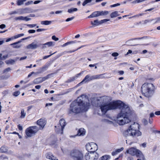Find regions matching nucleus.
Returning a JSON list of instances; mask_svg holds the SVG:
<instances>
[{"instance_id": "obj_1", "label": "nucleus", "mask_w": 160, "mask_h": 160, "mask_svg": "<svg viewBox=\"0 0 160 160\" xmlns=\"http://www.w3.org/2000/svg\"><path fill=\"white\" fill-rule=\"evenodd\" d=\"M106 96L97 97L95 100V106L100 107L102 113L105 114L109 110L119 108L121 111L118 115V123L123 125L130 121L129 117L132 114V111L128 105L121 101H117L110 103H106Z\"/></svg>"}, {"instance_id": "obj_2", "label": "nucleus", "mask_w": 160, "mask_h": 160, "mask_svg": "<svg viewBox=\"0 0 160 160\" xmlns=\"http://www.w3.org/2000/svg\"><path fill=\"white\" fill-rule=\"evenodd\" d=\"M86 97L85 95H82L70 104L68 113L77 114L87 111L89 108L90 104L89 102H85L84 100Z\"/></svg>"}, {"instance_id": "obj_3", "label": "nucleus", "mask_w": 160, "mask_h": 160, "mask_svg": "<svg viewBox=\"0 0 160 160\" xmlns=\"http://www.w3.org/2000/svg\"><path fill=\"white\" fill-rule=\"evenodd\" d=\"M138 124L136 122H134L130 125L128 128L124 131L123 133V136L126 138V143L127 144L128 140H133L134 138L137 136H141L142 133L140 131L137 130V129L139 128Z\"/></svg>"}, {"instance_id": "obj_4", "label": "nucleus", "mask_w": 160, "mask_h": 160, "mask_svg": "<svg viewBox=\"0 0 160 160\" xmlns=\"http://www.w3.org/2000/svg\"><path fill=\"white\" fill-rule=\"evenodd\" d=\"M154 86L152 84L146 83L142 85L141 91L144 96L149 98L152 97L154 93Z\"/></svg>"}, {"instance_id": "obj_5", "label": "nucleus", "mask_w": 160, "mask_h": 160, "mask_svg": "<svg viewBox=\"0 0 160 160\" xmlns=\"http://www.w3.org/2000/svg\"><path fill=\"white\" fill-rule=\"evenodd\" d=\"M70 156L73 160H83V155L82 152L78 149H74L70 152Z\"/></svg>"}, {"instance_id": "obj_6", "label": "nucleus", "mask_w": 160, "mask_h": 160, "mask_svg": "<svg viewBox=\"0 0 160 160\" xmlns=\"http://www.w3.org/2000/svg\"><path fill=\"white\" fill-rule=\"evenodd\" d=\"M38 128L36 126L30 127L26 129L25 133L28 137H31L34 135L38 130Z\"/></svg>"}, {"instance_id": "obj_7", "label": "nucleus", "mask_w": 160, "mask_h": 160, "mask_svg": "<svg viewBox=\"0 0 160 160\" xmlns=\"http://www.w3.org/2000/svg\"><path fill=\"white\" fill-rule=\"evenodd\" d=\"M86 148L88 152L91 153H96L95 151L98 149L97 145L93 142L87 144L86 145Z\"/></svg>"}, {"instance_id": "obj_8", "label": "nucleus", "mask_w": 160, "mask_h": 160, "mask_svg": "<svg viewBox=\"0 0 160 160\" xmlns=\"http://www.w3.org/2000/svg\"><path fill=\"white\" fill-rule=\"evenodd\" d=\"M103 75V74L91 76L89 75H87L80 84L84 82H86L93 80L99 79L102 78V76Z\"/></svg>"}, {"instance_id": "obj_9", "label": "nucleus", "mask_w": 160, "mask_h": 160, "mask_svg": "<svg viewBox=\"0 0 160 160\" xmlns=\"http://www.w3.org/2000/svg\"><path fill=\"white\" fill-rule=\"evenodd\" d=\"M66 125L65 120L63 119H61L59 121V125L58 126H55V131L58 133H63V131L64 127Z\"/></svg>"}, {"instance_id": "obj_10", "label": "nucleus", "mask_w": 160, "mask_h": 160, "mask_svg": "<svg viewBox=\"0 0 160 160\" xmlns=\"http://www.w3.org/2000/svg\"><path fill=\"white\" fill-rule=\"evenodd\" d=\"M98 156V154L97 153H87L85 155V158L86 160H97Z\"/></svg>"}, {"instance_id": "obj_11", "label": "nucleus", "mask_w": 160, "mask_h": 160, "mask_svg": "<svg viewBox=\"0 0 160 160\" xmlns=\"http://www.w3.org/2000/svg\"><path fill=\"white\" fill-rule=\"evenodd\" d=\"M141 152L139 150H138L135 148H132L129 149L127 150L126 152L128 153L132 156H136L137 154H140Z\"/></svg>"}, {"instance_id": "obj_12", "label": "nucleus", "mask_w": 160, "mask_h": 160, "mask_svg": "<svg viewBox=\"0 0 160 160\" xmlns=\"http://www.w3.org/2000/svg\"><path fill=\"white\" fill-rule=\"evenodd\" d=\"M37 124L39 126V130L42 129L46 124V121L44 119H40L37 121Z\"/></svg>"}, {"instance_id": "obj_13", "label": "nucleus", "mask_w": 160, "mask_h": 160, "mask_svg": "<svg viewBox=\"0 0 160 160\" xmlns=\"http://www.w3.org/2000/svg\"><path fill=\"white\" fill-rule=\"evenodd\" d=\"M145 38L144 37L139 38H135L133 39H131L130 40H128V41L126 42V43L128 45H131V46H135L137 45L138 44H135L134 42L132 41L134 40H136V39H143Z\"/></svg>"}, {"instance_id": "obj_14", "label": "nucleus", "mask_w": 160, "mask_h": 160, "mask_svg": "<svg viewBox=\"0 0 160 160\" xmlns=\"http://www.w3.org/2000/svg\"><path fill=\"white\" fill-rule=\"evenodd\" d=\"M15 19L16 20H20L28 21L30 20L31 19L30 18H28V17H23L22 16H20L19 17H16L15 18Z\"/></svg>"}, {"instance_id": "obj_15", "label": "nucleus", "mask_w": 160, "mask_h": 160, "mask_svg": "<svg viewBox=\"0 0 160 160\" xmlns=\"http://www.w3.org/2000/svg\"><path fill=\"white\" fill-rule=\"evenodd\" d=\"M39 47V45L35 44L34 42H32L31 44H29L27 46L28 49H34Z\"/></svg>"}, {"instance_id": "obj_16", "label": "nucleus", "mask_w": 160, "mask_h": 160, "mask_svg": "<svg viewBox=\"0 0 160 160\" xmlns=\"http://www.w3.org/2000/svg\"><path fill=\"white\" fill-rule=\"evenodd\" d=\"M21 11V12L20 13L21 14L25 13H29L32 12V9L30 8H26L22 9Z\"/></svg>"}, {"instance_id": "obj_17", "label": "nucleus", "mask_w": 160, "mask_h": 160, "mask_svg": "<svg viewBox=\"0 0 160 160\" xmlns=\"http://www.w3.org/2000/svg\"><path fill=\"white\" fill-rule=\"evenodd\" d=\"M85 132L83 128H80L78 131L77 135L79 136H83L85 134Z\"/></svg>"}, {"instance_id": "obj_18", "label": "nucleus", "mask_w": 160, "mask_h": 160, "mask_svg": "<svg viewBox=\"0 0 160 160\" xmlns=\"http://www.w3.org/2000/svg\"><path fill=\"white\" fill-rule=\"evenodd\" d=\"M98 16H99L98 11H97L93 12L91 15L88 17V18H93Z\"/></svg>"}, {"instance_id": "obj_19", "label": "nucleus", "mask_w": 160, "mask_h": 160, "mask_svg": "<svg viewBox=\"0 0 160 160\" xmlns=\"http://www.w3.org/2000/svg\"><path fill=\"white\" fill-rule=\"evenodd\" d=\"M46 158L49 159L53 160L55 157H54L52 154V153L49 152L47 153L46 155Z\"/></svg>"}, {"instance_id": "obj_20", "label": "nucleus", "mask_w": 160, "mask_h": 160, "mask_svg": "<svg viewBox=\"0 0 160 160\" xmlns=\"http://www.w3.org/2000/svg\"><path fill=\"white\" fill-rule=\"evenodd\" d=\"M138 158L137 160H145V158L142 153V152H141L140 153V154H137L136 156Z\"/></svg>"}, {"instance_id": "obj_21", "label": "nucleus", "mask_w": 160, "mask_h": 160, "mask_svg": "<svg viewBox=\"0 0 160 160\" xmlns=\"http://www.w3.org/2000/svg\"><path fill=\"white\" fill-rule=\"evenodd\" d=\"M53 73H51L45 77H41L42 82H43L47 80V79L50 78L51 77L53 76Z\"/></svg>"}, {"instance_id": "obj_22", "label": "nucleus", "mask_w": 160, "mask_h": 160, "mask_svg": "<svg viewBox=\"0 0 160 160\" xmlns=\"http://www.w3.org/2000/svg\"><path fill=\"white\" fill-rule=\"evenodd\" d=\"M21 42V41H18L17 42L11 44V45L13 46V47L14 48H20V46L17 45V44Z\"/></svg>"}, {"instance_id": "obj_23", "label": "nucleus", "mask_w": 160, "mask_h": 160, "mask_svg": "<svg viewBox=\"0 0 160 160\" xmlns=\"http://www.w3.org/2000/svg\"><path fill=\"white\" fill-rule=\"evenodd\" d=\"M119 15H120L118 14V12L116 11L111 13L110 14V17L111 18H113Z\"/></svg>"}, {"instance_id": "obj_24", "label": "nucleus", "mask_w": 160, "mask_h": 160, "mask_svg": "<svg viewBox=\"0 0 160 160\" xmlns=\"http://www.w3.org/2000/svg\"><path fill=\"white\" fill-rule=\"evenodd\" d=\"M99 16H104L108 14L109 12L108 11H98Z\"/></svg>"}, {"instance_id": "obj_25", "label": "nucleus", "mask_w": 160, "mask_h": 160, "mask_svg": "<svg viewBox=\"0 0 160 160\" xmlns=\"http://www.w3.org/2000/svg\"><path fill=\"white\" fill-rule=\"evenodd\" d=\"M42 82L41 77L35 79L34 81V83L36 84H39Z\"/></svg>"}, {"instance_id": "obj_26", "label": "nucleus", "mask_w": 160, "mask_h": 160, "mask_svg": "<svg viewBox=\"0 0 160 160\" xmlns=\"http://www.w3.org/2000/svg\"><path fill=\"white\" fill-rule=\"evenodd\" d=\"M17 59H16V60H14L13 59H10L9 60H6L5 61V62L7 64H13L15 62V61Z\"/></svg>"}, {"instance_id": "obj_27", "label": "nucleus", "mask_w": 160, "mask_h": 160, "mask_svg": "<svg viewBox=\"0 0 160 160\" xmlns=\"http://www.w3.org/2000/svg\"><path fill=\"white\" fill-rule=\"evenodd\" d=\"M27 0H17V4L18 6H21L23 4L24 2Z\"/></svg>"}, {"instance_id": "obj_28", "label": "nucleus", "mask_w": 160, "mask_h": 160, "mask_svg": "<svg viewBox=\"0 0 160 160\" xmlns=\"http://www.w3.org/2000/svg\"><path fill=\"white\" fill-rule=\"evenodd\" d=\"M100 21H98V20H96L94 21L93 22H91V24L95 26H97L101 24Z\"/></svg>"}, {"instance_id": "obj_29", "label": "nucleus", "mask_w": 160, "mask_h": 160, "mask_svg": "<svg viewBox=\"0 0 160 160\" xmlns=\"http://www.w3.org/2000/svg\"><path fill=\"white\" fill-rule=\"evenodd\" d=\"M51 22H52L51 21H41V23L42 25H48L50 24Z\"/></svg>"}, {"instance_id": "obj_30", "label": "nucleus", "mask_w": 160, "mask_h": 160, "mask_svg": "<svg viewBox=\"0 0 160 160\" xmlns=\"http://www.w3.org/2000/svg\"><path fill=\"white\" fill-rule=\"evenodd\" d=\"M110 157L109 155L103 156L101 158L100 160H108L110 158Z\"/></svg>"}, {"instance_id": "obj_31", "label": "nucleus", "mask_w": 160, "mask_h": 160, "mask_svg": "<svg viewBox=\"0 0 160 160\" xmlns=\"http://www.w3.org/2000/svg\"><path fill=\"white\" fill-rule=\"evenodd\" d=\"M21 118H24L26 116V113L24 112V110L23 109H21Z\"/></svg>"}, {"instance_id": "obj_32", "label": "nucleus", "mask_w": 160, "mask_h": 160, "mask_svg": "<svg viewBox=\"0 0 160 160\" xmlns=\"http://www.w3.org/2000/svg\"><path fill=\"white\" fill-rule=\"evenodd\" d=\"M78 9L77 8H72L68 10V12L70 13H71L73 12L76 11Z\"/></svg>"}, {"instance_id": "obj_33", "label": "nucleus", "mask_w": 160, "mask_h": 160, "mask_svg": "<svg viewBox=\"0 0 160 160\" xmlns=\"http://www.w3.org/2000/svg\"><path fill=\"white\" fill-rule=\"evenodd\" d=\"M92 0H85L82 3V5L83 6H85L88 3L91 2H92Z\"/></svg>"}, {"instance_id": "obj_34", "label": "nucleus", "mask_w": 160, "mask_h": 160, "mask_svg": "<svg viewBox=\"0 0 160 160\" xmlns=\"http://www.w3.org/2000/svg\"><path fill=\"white\" fill-rule=\"evenodd\" d=\"M7 151V149L6 148L2 146L1 147L0 150V152L2 153H4L6 152Z\"/></svg>"}, {"instance_id": "obj_35", "label": "nucleus", "mask_w": 160, "mask_h": 160, "mask_svg": "<svg viewBox=\"0 0 160 160\" xmlns=\"http://www.w3.org/2000/svg\"><path fill=\"white\" fill-rule=\"evenodd\" d=\"M76 79L75 78V77H72L70 78L69 79H68L66 82L69 83L70 82H72L75 80Z\"/></svg>"}, {"instance_id": "obj_36", "label": "nucleus", "mask_w": 160, "mask_h": 160, "mask_svg": "<svg viewBox=\"0 0 160 160\" xmlns=\"http://www.w3.org/2000/svg\"><path fill=\"white\" fill-rule=\"evenodd\" d=\"M54 43V42H46L44 44V45H47L48 46V47H50L52 45L53 43Z\"/></svg>"}, {"instance_id": "obj_37", "label": "nucleus", "mask_w": 160, "mask_h": 160, "mask_svg": "<svg viewBox=\"0 0 160 160\" xmlns=\"http://www.w3.org/2000/svg\"><path fill=\"white\" fill-rule=\"evenodd\" d=\"M20 93V92L19 91H17L13 93V95L15 97L18 96Z\"/></svg>"}, {"instance_id": "obj_38", "label": "nucleus", "mask_w": 160, "mask_h": 160, "mask_svg": "<svg viewBox=\"0 0 160 160\" xmlns=\"http://www.w3.org/2000/svg\"><path fill=\"white\" fill-rule=\"evenodd\" d=\"M8 158L3 155L0 156V160H4L5 159H8Z\"/></svg>"}, {"instance_id": "obj_39", "label": "nucleus", "mask_w": 160, "mask_h": 160, "mask_svg": "<svg viewBox=\"0 0 160 160\" xmlns=\"http://www.w3.org/2000/svg\"><path fill=\"white\" fill-rule=\"evenodd\" d=\"M154 19H151L150 20H145L144 21H143L142 22H144L143 24H146L148 22H151L153 20H154Z\"/></svg>"}, {"instance_id": "obj_40", "label": "nucleus", "mask_w": 160, "mask_h": 160, "mask_svg": "<svg viewBox=\"0 0 160 160\" xmlns=\"http://www.w3.org/2000/svg\"><path fill=\"white\" fill-rule=\"evenodd\" d=\"M33 3V2L32 1H29L25 3V5L26 6H28L30 4H32Z\"/></svg>"}, {"instance_id": "obj_41", "label": "nucleus", "mask_w": 160, "mask_h": 160, "mask_svg": "<svg viewBox=\"0 0 160 160\" xmlns=\"http://www.w3.org/2000/svg\"><path fill=\"white\" fill-rule=\"evenodd\" d=\"M83 73V71H82L80 73L76 74L74 77H75V78L76 79L78 78Z\"/></svg>"}, {"instance_id": "obj_42", "label": "nucleus", "mask_w": 160, "mask_h": 160, "mask_svg": "<svg viewBox=\"0 0 160 160\" xmlns=\"http://www.w3.org/2000/svg\"><path fill=\"white\" fill-rule=\"evenodd\" d=\"M11 70V69L10 68H8L5 69H4L3 71V73H6Z\"/></svg>"}, {"instance_id": "obj_43", "label": "nucleus", "mask_w": 160, "mask_h": 160, "mask_svg": "<svg viewBox=\"0 0 160 160\" xmlns=\"http://www.w3.org/2000/svg\"><path fill=\"white\" fill-rule=\"evenodd\" d=\"M110 20L109 19H104L103 20H102L100 21V22L101 24L105 23L107 21H109Z\"/></svg>"}, {"instance_id": "obj_44", "label": "nucleus", "mask_w": 160, "mask_h": 160, "mask_svg": "<svg viewBox=\"0 0 160 160\" xmlns=\"http://www.w3.org/2000/svg\"><path fill=\"white\" fill-rule=\"evenodd\" d=\"M124 149V148H121L120 149H117L116 150V152L117 153H119V152H121V151H122Z\"/></svg>"}, {"instance_id": "obj_45", "label": "nucleus", "mask_w": 160, "mask_h": 160, "mask_svg": "<svg viewBox=\"0 0 160 160\" xmlns=\"http://www.w3.org/2000/svg\"><path fill=\"white\" fill-rule=\"evenodd\" d=\"M120 4L119 3H117L116 4H114L113 5H110V7H111V8L114 7L120 6Z\"/></svg>"}, {"instance_id": "obj_46", "label": "nucleus", "mask_w": 160, "mask_h": 160, "mask_svg": "<svg viewBox=\"0 0 160 160\" xmlns=\"http://www.w3.org/2000/svg\"><path fill=\"white\" fill-rule=\"evenodd\" d=\"M83 47H84V46H81L79 48H78L77 49H76V50L71 51L67 52H70V53L74 52L75 51H77V50L80 49L81 48H82Z\"/></svg>"}, {"instance_id": "obj_47", "label": "nucleus", "mask_w": 160, "mask_h": 160, "mask_svg": "<svg viewBox=\"0 0 160 160\" xmlns=\"http://www.w3.org/2000/svg\"><path fill=\"white\" fill-rule=\"evenodd\" d=\"M52 39L55 40V41H58L59 40L58 38H56V37L54 35L52 36Z\"/></svg>"}, {"instance_id": "obj_48", "label": "nucleus", "mask_w": 160, "mask_h": 160, "mask_svg": "<svg viewBox=\"0 0 160 160\" xmlns=\"http://www.w3.org/2000/svg\"><path fill=\"white\" fill-rule=\"evenodd\" d=\"M27 26L30 28H32L34 27H35L36 26V24H27Z\"/></svg>"}, {"instance_id": "obj_49", "label": "nucleus", "mask_w": 160, "mask_h": 160, "mask_svg": "<svg viewBox=\"0 0 160 160\" xmlns=\"http://www.w3.org/2000/svg\"><path fill=\"white\" fill-rule=\"evenodd\" d=\"M74 18V17H72L70 18H68L67 19H66V20L65 21L66 22H68V21H71V20H72Z\"/></svg>"}, {"instance_id": "obj_50", "label": "nucleus", "mask_w": 160, "mask_h": 160, "mask_svg": "<svg viewBox=\"0 0 160 160\" xmlns=\"http://www.w3.org/2000/svg\"><path fill=\"white\" fill-rule=\"evenodd\" d=\"M44 28H38L37 30V32H40L42 31H43L46 30Z\"/></svg>"}, {"instance_id": "obj_51", "label": "nucleus", "mask_w": 160, "mask_h": 160, "mask_svg": "<svg viewBox=\"0 0 160 160\" xmlns=\"http://www.w3.org/2000/svg\"><path fill=\"white\" fill-rule=\"evenodd\" d=\"M36 31L32 29V30H29L28 31V32L29 33H34Z\"/></svg>"}, {"instance_id": "obj_52", "label": "nucleus", "mask_w": 160, "mask_h": 160, "mask_svg": "<svg viewBox=\"0 0 160 160\" xmlns=\"http://www.w3.org/2000/svg\"><path fill=\"white\" fill-rule=\"evenodd\" d=\"M119 54L117 52H114L112 54V55L113 57H117L118 55Z\"/></svg>"}, {"instance_id": "obj_53", "label": "nucleus", "mask_w": 160, "mask_h": 160, "mask_svg": "<svg viewBox=\"0 0 160 160\" xmlns=\"http://www.w3.org/2000/svg\"><path fill=\"white\" fill-rule=\"evenodd\" d=\"M54 53H55V52L51 54V55H48V56H44L43 58V59H47V58L50 57L52 55V54H54Z\"/></svg>"}, {"instance_id": "obj_54", "label": "nucleus", "mask_w": 160, "mask_h": 160, "mask_svg": "<svg viewBox=\"0 0 160 160\" xmlns=\"http://www.w3.org/2000/svg\"><path fill=\"white\" fill-rule=\"evenodd\" d=\"M6 27V26L4 24H2L0 25V28L1 29H3Z\"/></svg>"}, {"instance_id": "obj_55", "label": "nucleus", "mask_w": 160, "mask_h": 160, "mask_svg": "<svg viewBox=\"0 0 160 160\" xmlns=\"http://www.w3.org/2000/svg\"><path fill=\"white\" fill-rule=\"evenodd\" d=\"M67 42V44H68V45H69L70 44H72L75 43V42L74 41H71Z\"/></svg>"}, {"instance_id": "obj_56", "label": "nucleus", "mask_w": 160, "mask_h": 160, "mask_svg": "<svg viewBox=\"0 0 160 160\" xmlns=\"http://www.w3.org/2000/svg\"><path fill=\"white\" fill-rule=\"evenodd\" d=\"M8 58V55H4L1 58L2 59H5Z\"/></svg>"}, {"instance_id": "obj_57", "label": "nucleus", "mask_w": 160, "mask_h": 160, "mask_svg": "<svg viewBox=\"0 0 160 160\" xmlns=\"http://www.w3.org/2000/svg\"><path fill=\"white\" fill-rule=\"evenodd\" d=\"M18 128L20 130H22V127L21 126L20 124H19L18 126Z\"/></svg>"}, {"instance_id": "obj_58", "label": "nucleus", "mask_w": 160, "mask_h": 160, "mask_svg": "<svg viewBox=\"0 0 160 160\" xmlns=\"http://www.w3.org/2000/svg\"><path fill=\"white\" fill-rule=\"evenodd\" d=\"M20 37H21L20 34L16 35L14 36V38L16 39Z\"/></svg>"}, {"instance_id": "obj_59", "label": "nucleus", "mask_w": 160, "mask_h": 160, "mask_svg": "<svg viewBox=\"0 0 160 160\" xmlns=\"http://www.w3.org/2000/svg\"><path fill=\"white\" fill-rule=\"evenodd\" d=\"M143 122L144 124L145 125L147 124L148 123V121L145 119H144L143 120Z\"/></svg>"}, {"instance_id": "obj_60", "label": "nucleus", "mask_w": 160, "mask_h": 160, "mask_svg": "<svg viewBox=\"0 0 160 160\" xmlns=\"http://www.w3.org/2000/svg\"><path fill=\"white\" fill-rule=\"evenodd\" d=\"M127 160H133V158L131 156L128 157L127 158Z\"/></svg>"}, {"instance_id": "obj_61", "label": "nucleus", "mask_w": 160, "mask_h": 160, "mask_svg": "<svg viewBox=\"0 0 160 160\" xmlns=\"http://www.w3.org/2000/svg\"><path fill=\"white\" fill-rule=\"evenodd\" d=\"M27 58V57L26 56H25L23 57H22L20 58V60L21 61V60L25 59H26Z\"/></svg>"}, {"instance_id": "obj_62", "label": "nucleus", "mask_w": 160, "mask_h": 160, "mask_svg": "<svg viewBox=\"0 0 160 160\" xmlns=\"http://www.w3.org/2000/svg\"><path fill=\"white\" fill-rule=\"evenodd\" d=\"M156 21L155 22V23H157L159 22H160V17L158 18H157L156 19Z\"/></svg>"}, {"instance_id": "obj_63", "label": "nucleus", "mask_w": 160, "mask_h": 160, "mask_svg": "<svg viewBox=\"0 0 160 160\" xmlns=\"http://www.w3.org/2000/svg\"><path fill=\"white\" fill-rule=\"evenodd\" d=\"M155 114L156 115H160V111H156L155 112Z\"/></svg>"}, {"instance_id": "obj_64", "label": "nucleus", "mask_w": 160, "mask_h": 160, "mask_svg": "<svg viewBox=\"0 0 160 160\" xmlns=\"http://www.w3.org/2000/svg\"><path fill=\"white\" fill-rule=\"evenodd\" d=\"M118 73L120 75H122L124 73V72L123 71H118Z\"/></svg>"}]
</instances>
